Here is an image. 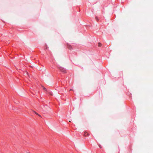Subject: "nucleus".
Masks as SVG:
<instances>
[{"mask_svg":"<svg viewBox=\"0 0 153 153\" xmlns=\"http://www.w3.org/2000/svg\"><path fill=\"white\" fill-rule=\"evenodd\" d=\"M59 68V70L62 72H65L66 71L65 69L64 68H62L60 67Z\"/></svg>","mask_w":153,"mask_h":153,"instance_id":"obj_1","label":"nucleus"},{"mask_svg":"<svg viewBox=\"0 0 153 153\" xmlns=\"http://www.w3.org/2000/svg\"><path fill=\"white\" fill-rule=\"evenodd\" d=\"M84 135L85 136H86L87 135H88V133H87V132H85Z\"/></svg>","mask_w":153,"mask_h":153,"instance_id":"obj_2","label":"nucleus"},{"mask_svg":"<svg viewBox=\"0 0 153 153\" xmlns=\"http://www.w3.org/2000/svg\"><path fill=\"white\" fill-rule=\"evenodd\" d=\"M68 49H69L70 50H71L72 49V47L70 45L68 46Z\"/></svg>","mask_w":153,"mask_h":153,"instance_id":"obj_3","label":"nucleus"},{"mask_svg":"<svg viewBox=\"0 0 153 153\" xmlns=\"http://www.w3.org/2000/svg\"><path fill=\"white\" fill-rule=\"evenodd\" d=\"M33 111L35 113V114H36L38 115L39 117H41V116L39 114H38L37 113H36V112H35V111Z\"/></svg>","mask_w":153,"mask_h":153,"instance_id":"obj_4","label":"nucleus"},{"mask_svg":"<svg viewBox=\"0 0 153 153\" xmlns=\"http://www.w3.org/2000/svg\"><path fill=\"white\" fill-rule=\"evenodd\" d=\"M101 45H102V44H101L100 43H98V46L100 47H101Z\"/></svg>","mask_w":153,"mask_h":153,"instance_id":"obj_5","label":"nucleus"},{"mask_svg":"<svg viewBox=\"0 0 153 153\" xmlns=\"http://www.w3.org/2000/svg\"><path fill=\"white\" fill-rule=\"evenodd\" d=\"M43 88L44 90H46V88H45V87H43Z\"/></svg>","mask_w":153,"mask_h":153,"instance_id":"obj_6","label":"nucleus"},{"mask_svg":"<svg viewBox=\"0 0 153 153\" xmlns=\"http://www.w3.org/2000/svg\"><path fill=\"white\" fill-rule=\"evenodd\" d=\"M99 147H100V148H101L102 146H100V145H99Z\"/></svg>","mask_w":153,"mask_h":153,"instance_id":"obj_7","label":"nucleus"},{"mask_svg":"<svg viewBox=\"0 0 153 153\" xmlns=\"http://www.w3.org/2000/svg\"><path fill=\"white\" fill-rule=\"evenodd\" d=\"M71 90H72L71 89L70 90V91H71Z\"/></svg>","mask_w":153,"mask_h":153,"instance_id":"obj_8","label":"nucleus"},{"mask_svg":"<svg viewBox=\"0 0 153 153\" xmlns=\"http://www.w3.org/2000/svg\"><path fill=\"white\" fill-rule=\"evenodd\" d=\"M27 153H30L29 152H27Z\"/></svg>","mask_w":153,"mask_h":153,"instance_id":"obj_9","label":"nucleus"}]
</instances>
